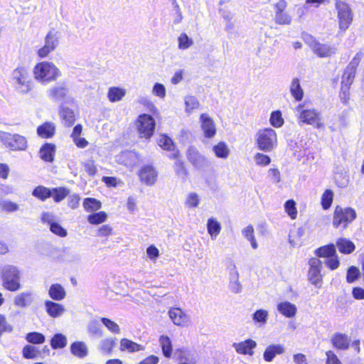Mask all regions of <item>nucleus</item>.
Listing matches in <instances>:
<instances>
[{"label": "nucleus", "mask_w": 364, "mask_h": 364, "mask_svg": "<svg viewBox=\"0 0 364 364\" xmlns=\"http://www.w3.org/2000/svg\"><path fill=\"white\" fill-rule=\"evenodd\" d=\"M159 342L164 356L169 358L172 353V345L170 338L167 336H161Z\"/></svg>", "instance_id": "47"}, {"label": "nucleus", "mask_w": 364, "mask_h": 364, "mask_svg": "<svg viewBox=\"0 0 364 364\" xmlns=\"http://www.w3.org/2000/svg\"><path fill=\"white\" fill-rule=\"evenodd\" d=\"M270 124L276 128L281 127L284 122V120L282 116V112L279 110L274 111L271 114L269 119Z\"/></svg>", "instance_id": "54"}, {"label": "nucleus", "mask_w": 364, "mask_h": 364, "mask_svg": "<svg viewBox=\"0 0 364 364\" xmlns=\"http://www.w3.org/2000/svg\"><path fill=\"white\" fill-rule=\"evenodd\" d=\"M314 53L320 58H329L337 53L336 45L324 44L314 41L311 44Z\"/></svg>", "instance_id": "13"}, {"label": "nucleus", "mask_w": 364, "mask_h": 364, "mask_svg": "<svg viewBox=\"0 0 364 364\" xmlns=\"http://www.w3.org/2000/svg\"><path fill=\"white\" fill-rule=\"evenodd\" d=\"M0 139L6 147L13 151H24L28 146L26 137L18 134L1 132Z\"/></svg>", "instance_id": "9"}, {"label": "nucleus", "mask_w": 364, "mask_h": 364, "mask_svg": "<svg viewBox=\"0 0 364 364\" xmlns=\"http://www.w3.org/2000/svg\"><path fill=\"white\" fill-rule=\"evenodd\" d=\"M87 331L90 335L95 337H102L103 331L100 323L97 320H92L87 324Z\"/></svg>", "instance_id": "44"}, {"label": "nucleus", "mask_w": 364, "mask_h": 364, "mask_svg": "<svg viewBox=\"0 0 364 364\" xmlns=\"http://www.w3.org/2000/svg\"><path fill=\"white\" fill-rule=\"evenodd\" d=\"M304 235V230L299 228L295 230L290 232L289 235V242L294 247H299L302 245V237Z\"/></svg>", "instance_id": "31"}, {"label": "nucleus", "mask_w": 364, "mask_h": 364, "mask_svg": "<svg viewBox=\"0 0 364 364\" xmlns=\"http://www.w3.org/2000/svg\"><path fill=\"white\" fill-rule=\"evenodd\" d=\"M360 276V270L354 266H351L347 271L346 280L348 283H353L358 279Z\"/></svg>", "instance_id": "61"}, {"label": "nucleus", "mask_w": 364, "mask_h": 364, "mask_svg": "<svg viewBox=\"0 0 364 364\" xmlns=\"http://www.w3.org/2000/svg\"><path fill=\"white\" fill-rule=\"evenodd\" d=\"M70 191L65 187H58L51 189V197L55 202L59 203L69 196Z\"/></svg>", "instance_id": "40"}, {"label": "nucleus", "mask_w": 364, "mask_h": 364, "mask_svg": "<svg viewBox=\"0 0 364 364\" xmlns=\"http://www.w3.org/2000/svg\"><path fill=\"white\" fill-rule=\"evenodd\" d=\"M213 151L218 158L227 159L230 155V149L228 145L223 142H219L213 147Z\"/></svg>", "instance_id": "39"}, {"label": "nucleus", "mask_w": 364, "mask_h": 364, "mask_svg": "<svg viewBox=\"0 0 364 364\" xmlns=\"http://www.w3.org/2000/svg\"><path fill=\"white\" fill-rule=\"evenodd\" d=\"M82 205L87 212H95L102 208L101 202L93 198H85Z\"/></svg>", "instance_id": "41"}, {"label": "nucleus", "mask_w": 364, "mask_h": 364, "mask_svg": "<svg viewBox=\"0 0 364 364\" xmlns=\"http://www.w3.org/2000/svg\"><path fill=\"white\" fill-rule=\"evenodd\" d=\"M116 338L109 337L104 338L100 341L98 346V349L103 354L110 355L116 345Z\"/></svg>", "instance_id": "30"}, {"label": "nucleus", "mask_w": 364, "mask_h": 364, "mask_svg": "<svg viewBox=\"0 0 364 364\" xmlns=\"http://www.w3.org/2000/svg\"><path fill=\"white\" fill-rule=\"evenodd\" d=\"M296 112L299 123L313 125L317 129L323 127L320 112L313 107H309L306 102L299 104L296 107Z\"/></svg>", "instance_id": "4"}, {"label": "nucleus", "mask_w": 364, "mask_h": 364, "mask_svg": "<svg viewBox=\"0 0 364 364\" xmlns=\"http://www.w3.org/2000/svg\"><path fill=\"white\" fill-rule=\"evenodd\" d=\"M337 17L340 31L343 33L353 22V13L349 5L343 1H337L336 3Z\"/></svg>", "instance_id": "8"}, {"label": "nucleus", "mask_w": 364, "mask_h": 364, "mask_svg": "<svg viewBox=\"0 0 364 364\" xmlns=\"http://www.w3.org/2000/svg\"><path fill=\"white\" fill-rule=\"evenodd\" d=\"M168 314L172 322L176 326L186 327L191 323L189 315L181 308L171 307Z\"/></svg>", "instance_id": "11"}, {"label": "nucleus", "mask_w": 364, "mask_h": 364, "mask_svg": "<svg viewBox=\"0 0 364 364\" xmlns=\"http://www.w3.org/2000/svg\"><path fill=\"white\" fill-rule=\"evenodd\" d=\"M100 321L109 331L113 333H119L120 328L117 323L109 318L104 317L100 318Z\"/></svg>", "instance_id": "56"}, {"label": "nucleus", "mask_w": 364, "mask_h": 364, "mask_svg": "<svg viewBox=\"0 0 364 364\" xmlns=\"http://www.w3.org/2000/svg\"><path fill=\"white\" fill-rule=\"evenodd\" d=\"M71 353L80 358H83L88 355V348L85 342L75 341L70 346Z\"/></svg>", "instance_id": "26"}, {"label": "nucleus", "mask_w": 364, "mask_h": 364, "mask_svg": "<svg viewBox=\"0 0 364 364\" xmlns=\"http://www.w3.org/2000/svg\"><path fill=\"white\" fill-rule=\"evenodd\" d=\"M126 90L119 87H110L107 92V98L111 102H117L123 99L126 95Z\"/></svg>", "instance_id": "29"}, {"label": "nucleus", "mask_w": 364, "mask_h": 364, "mask_svg": "<svg viewBox=\"0 0 364 364\" xmlns=\"http://www.w3.org/2000/svg\"><path fill=\"white\" fill-rule=\"evenodd\" d=\"M291 21V17L287 13L276 11L275 21L277 23L288 25L290 24Z\"/></svg>", "instance_id": "63"}, {"label": "nucleus", "mask_w": 364, "mask_h": 364, "mask_svg": "<svg viewBox=\"0 0 364 364\" xmlns=\"http://www.w3.org/2000/svg\"><path fill=\"white\" fill-rule=\"evenodd\" d=\"M208 232L213 240H215L221 230L220 223L215 218H209L207 223Z\"/></svg>", "instance_id": "37"}, {"label": "nucleus", "mask_w": 364, "mask_h": 364, "mask_svg": "<svg viewBox=\"0 0 364 364\" xmlns=\"http://www.w3.org/2000/svg\"><path fill=\"white\" fill-rule=\"evenodd\" d=\"M33 301L31 292L24 291L17 294L14 299V304L20 308H25Z\"/></svg>", "instance_id": "25"}, {"label": "nucleus", "mask_w": 364, "mask_h": 364, "mask_svg": "<svg viewBox=\"0 0 364 364\" xmlns=\"http://www.w3.org/2000/svg\"><path fill=\"white\" fill-rule=\"evenodd\" d=\"M45 309L47 314L52 318L60 317L65 311V309L62 304L50 300L45 302Z\"/></svg>", "instance_id": "21"}, {"label": "nucleus", "mask_w": 364, "mask_h": 364, "mask_svg": "<svg viewBox=\"0 0 364 364\" xmlns=\"http://www.w3.org/2000/svg\"><path fill=\"white\" fill-rule=\"evenodd\" d=\"M334 179L339 188H346L349 183V176L347 173H337L334 176Z\"/></svg>", "instance_id": "55"}, {"label": "nucleus", "mask_w": 364, "mask_h": 364, "mask_svg": "<svg viewBox=\"0 0 364 364\" xmlns=\"http://www.w3.org/2000/svg\"><path fill=\"white\" fill-rule=\"evenodd\" d=\"M55 152V146L53 144H46L40 149L39 155L45 161L51 162Z\"/></svg>", "instance_id": "27"}, {"label": "nucleus", "mask_w": 364, "mask_h": 364, "mask_svg": "<svg viewBox=\"0 0 364 364\" xmlns=\"http://www.w3.org/2000/svg\"><path fill=\"white\" fill-rule=\"evenodd\" d=\"M55 132V126L53 122H45L38 127L37 133L42 138H50Z\"/></svg>", "instance_id": "33"}, {"label": "nucleus", "mask_w": 364, "mask_h": 364, "mask_svg": "<svg viewBox=\"0 0 364 364\" xmlns=\"http://www.w3.org/2000/svg\"><path fill=\"white\" fill-rule=\"evenodd\" d=\"M355 75V71L353 69L346 68L342 76L341 90H343L344 88L349 90V87L353 81Z\"/></svg>", "instance_id": "43"}, {"label": "nucleus", "mask_w": 364, "mask_h": 364, "mask_svg": "<svg viewBox=\"0 0 364 364\" xmlns=\"http://www.w3.org/2000/svg\"><path fill=\"white\" fill-rule=\"evenodd\" d=\"M332 345L341 350H347L349 348L350 339L344 333H337L332 336L331 338Z\"/></svg>", "instance_id": "22"}, {"label": "nucleus", "mask_w": 364, "mask_h": 364, "mask_svg": "<svg viewBox=\"0 0 364 364\" xmlns=\"http://www.w3.org/2000/svg\"><path fill=\"white\" fill-rule=\"evenodd\" d=\"M50 230L55 235L61 237H65L68 235L67 230L63 228L59 223L55 222L54 223L51 224V226L50 227Z\"/></svg>", "instance_id": "62"}, {"label": "nucleus", "mask_w": 364, "mask_h": 364, "mask_svg": "<svg viewBox=\"0 0 364 364\" xmlns=\"http://www.w3.org/2000/svg\"><path fill=\"white\" fill-rule=\"evenodd\" d=\"M68 93V87L63 84L56 85L47 91L48 97L55 102H60L64 100Z\"/></svg>", "instance_id": "17"}, {"label": "nucleus", "mask_w": 364, "mask_h": 364, "mask_svg": "<svg viewBox=\"0 0 364 364\" xmlns=\"http://www.w3.org/2000/svg\"><path fill=\"white\" fill-rule=\"evenodd\" d=\"M186 112L191 114L194 109H198L200 106L198 100L193 96H186L184 99Z\"/></svg>", "instance_id": "52"}, {"label": "nucleus", "mask_w": 364, "mask_h": 364, "mask_svg": "<svg viewBox=\"0 0 364 364\" xmlns=\"http://www.w3.org/2000/svg\"><path fill=\"white\" fill-rule=\"evenodd\" d=\"M200 122L205 137H214L216 134V125L213 119L208 114L203 113L200 116Z\"/></svg>", "instance_id": "14"}, {"label": "nucleus", "mask_w": 364, "mask_h": 364, "mask_svg": "<svg viewBox=\"0 0 364 364\" xmlns=\"http://www.w3.org/2000/svg\"><path fill=\"white\" fill-rule=\"evenodd\" d=\"M242 234L250 243L253 249L256 250L258 247L257 242L256 241L254 235V228L252 225H248L242 230Z\"/></svg>", "instance_id": "46"}, {"label": "nucleus", "mask_w": 364, "mask_h": 364, "mask_svg": "<svg viewBox=\"0 0 364 364\" xmlns=\"http://www.w3.org/2000/svg\"><path fill=\"white\" fill-rule=\"evenodd\" d=\"M119 161L126 166L132 168L138 165L140 159L136 152L127 151L119 155Z\"/></svg>", "instance_id": "20"}, {"label": "nucleus", "mask_w": 364, "mask_h": 364, "mask_svg": "<svg viewBox=\"0 0 364 364\" xmlns=\"http://www.w3.org/2000/svg\"><path fill=\"white\" fill-rule=\"evenodd\" d=\"M277 310L283 316L287 318H293L297 312V308L295 304L289 301H282L277 304Z\"/></svg>", "instance_id": "23"}, {"label": "nucleus", "mask_w": 364, "mask_h": 364, "mask_svg": "<svg viewBox=\"0 0 364 364\" xmlns=\"http://www.w3.org/2000/svg\"><path fill=\"white\" fill-rule=\"evenodd\" d=\"M188 161L196 167L202 168L206 166L207 161L196 147L190 146L187 151Z\"/></svg>", "instance_id": "18"}, {"label": "nucleus", "mask_w": 364, "mask_h": 364, "mask_svg": "<svg viewBox=\"0 0 364 364\" xmlns=\"http://www.w3.org/2000/svg\"><path fill=\"white\" fill-rule=\"evenodd\" d=\"M284 208L287 213L291 219H295L297 216V209L296 202L294 200H288L284 204Z\"/></svg>", "instance_id": "57"}, {"label": "nucleus", "mask_w": 364, "mask_h": 364, "mask_svg": "<svg viewBox=\"0 0 364 364\" xmlns=\"http://www.w3.org/2000/svg\"><path fill=\"white\" fill-rule=\"evenodd\" d=\"M119 348L122 351L128 350L130 353L140 351L144 349L141 345L127 338H122L120 341Z\"/></svg>", "instance_id": "36"}, {"label": "nucleus", "mask_w": 364, "mask_h": 364, "mask_svg": "<svg viewBox=\"0 0 364 364\" xmlns=\"http://www.w3.org/2000/svg\"><path fill=\"white\" fill-rule=\"evenodd\" d=\"M333 193L331 190L327 189L321 196V205L324 210L328 209L333 202Z\"/></svg>", "instance_id": "53"}, {"label": "nucleus", "mask_w": 364, "mask_h": 364, "mask_svg": "<svg viewBox=\"0 0 364 364\" xmlns=\"http://www.w3.org/2000/svg\"><path fill=\"white\" fill-rule=\"evenodd\" d=\"M269 313L264 309H258L252 315V319L256 323L264 326L267 322Z\"/></svg>", "instance_id": "51"}, {"label": "nucleus", "mask_w": 364, "mask_h": 364, "mask_svg": "<svg viewBox=\"0 0 364 364\" xmlns=\"http://www.w3.org/2000/svg\"><path fill=\"white\" fill-rule=\"evenodd\" d=\"M33 75L36 81L41 84H48L55 81L61 73L53 63L43 61L34 66Z\"/></svg>", "instance_id": "1"}, {"label": "nucleus", "mask_w": 364, "mask_h": 364, "mask_svg": "<svg viewBox=\"0 0 364 364\" xmlns=\"http://www.w3.org/2000/svg\"><path fill=\"white\" fill-rule=\"evenodd\" d=\"M254 161L258 166H266L271 163V159L269 156L262 153H256L253 156Z\"/></svg>", "instance_id": "58"}, {"label": "nucleus", "mask_w": 364, "mask_h": 364, "mask_svg": "<svg viewBox=\"0 0 364 364\" xmlns=\"http://www.w3.org/2000/svg\"><path fill=\"white\" fill-rule=\"evenodd\" d=\"M49 296L55 301H61L65 299L66 291L60 284H53L48 290Z\"/></svg>", "instance_id": "28"}, {"label": "nucleus", "mask_w": 364, "mask_h": 364, "mask_svg": "<svg viewBox=\"0 0 364 364\" xmlns=\"http://www.w3.org/2000/svg\"><path fill=\"white\" fill-rule=\"evenodd\" d=\"M11 83L16 92L26 95L33 90V82L29 72L25 67H17L12 71Z\"/></svg>", "instance_id": "2"}, {"label": "nucleus", "mask_w": 364, "mask_h": 364, "mask_svg": "<svg viewBox=\"0 0 364 364\" xmlns=\"http://www.w3.org/2000/svg\"><path fill=\"white\" fill-rule=\"evenodd\" d=\"M158 144L164 149L173 151L171 154V155L170 156V157L176 159L178 156V154H179L178 151L174 150V149H173L174 146L172 142V140L167 136H165V135L160 136L159 141H158Z\"/></svg>", "instance_id": "34"}, {"label": "nucleus", "mask_w": 364, "mask_h": 364, "mask_svg": "<svg viewBox=\"0 0 364 364\" xmlns=\"http://www.w3.org/2000/svg\"><path fill=\"white\" fill-rule=\"evenodd\" d=\"M152 94L154 96L159 97L160 99L165 98L166 94L165 86L161 83H155L152 88Z\"/></svg>", "instance_id": "60"}, {"label": "nucleus", "mask_w": 364, "mask_h": 364, "mask_svg": "<svg viewBox=\"0 0 364 364\" xmlns=\"http://www.w3.org/2000/svg\"><path fill=\"white\" fill-rule=\"evenodd\" d=\"M200 200V197L197 193L190 192L186 197L184 205L188 208H196L199 206Z\"/></svg>", "instance_id": "42"}, {"label": "nucleus", "mask_w": 364, "mask_h": 364, "mask_svg": "<svg viewBox=\"0 0 364 364\" xmlns=\"http://www.w3.org/2000/svg\"><path fill=\"white\" fill-rule=\"evenodd\" d=\"M107 219V214L105 211H100L87 216V221L92 225H99L105 222Z\"/></svg>", "instance_id": "49"}, {"label": "nucleus", "mask_w": 364, "mask_h": 364, "mask_svg": "<svg viewBox=\"0 0 364 364\" xmlns=\"http://www.w3.org/2000/svg\"><path fill=\"white\" fill-rule=\"evenodd\" d=\"M257 148L264 152H271L278 144L277 134L272 128L259 129L255 134Z\"/></svg>", "instance_id": "3"}, {"label": "nucleus", "mask_w": 364, "mask_h": 364, "mask_svg": "<svg viewBox=\"0 0 364 364\" xmlns=\"http://www.w3.org/2000/svg\"><path fill=\"white\" fill-rule=\"evenodd\" d=\"M356 212L354 209L336 206L333 213V225L336 228L341 227L344 230L349 223L356 218Z\"/></svg>", "instance_id": "6"}, {"label": "nucleus", "mask_w": 364, "mask_h": 364, "mask_svg": "<svg viewBox=\"0 0 364 364\" xmlns=\"http://www.w3.org/2000/svg\"><path fill=\"white\" fill-rule=\"evenodd\" d=\"M3 287L11 291H16L21 288L20 283L21 271L16 266L6 265L2 269Z\"/></svg>", "instance_id": "5"}, {"label": "nucleus", "mask_w": 364, "mask_h": 364, "mask_svg": "<svg viewBox=\"0 0 364 364\" xmlns=\"http://www.w3.org/2000/svg\"><path fill=\"white\" fill-rule=\"evenodd\" d=\"M155 124V120L151 116L146 114L139 115L135 125L139 137L150 139L154 134Z\"/></svg>", "instance_id": "7"}, {"label": "nucleus", "mask_w": 364, "mask_h": 364, "mask_svg": "<svg viewBox=\"0 0 364 364\" xmlns=\"http://www.w3.org/2000/svg\"><path fill=\"white\" fill-rule=\"evenodd\" d=\"M32 194L37 198L41 200H45L47 198L51 197V189L39 186L33 190Z\"/></svg>", "instance_id": "50"}, {"label": "nucleus", "mask_w": 364, "mask_h": 364, "mask_svg": "<svg viewBox=\"0 0 364 364\" xmlns=\"http://www.w3.org/2000/svg\"><path fill=\"white\" fill-rule=\"evenodd\" d=\"M67 345V338L62 333L55 334L50 341V346L53 349L62 348Z\"/></svg>", "instance_id": "48"}, {"label": "nucleus", "mask_w": 364, "mask_h": 364, "mask_svg": "<svg viewBox=\"0 0 364 364\" xmlns=\"http://www.w3.org/2000/svg\"><path fill=\"white\" fill-rule=\"evenodd\" d=\"M26 338L28 342L34 344L43 343L45 341V336L42 333L38 332L28 333Z\"/></svg>", "instance_id": "59"}, {"label": "nucleus", "mask_w": 364, "mask_h": 364, "mask_svg": "<svg viewBox=\"0 0 364 364\" xmlns=\"http://www.w3.org/2000/svg\"><path fill=\"white\" fill-rule=\"evenodd\" d=\"M324 263L331 270H335L340 266V260L337 254L325 259Z\"/></svg>", "instance_id": "64"}, {"label": "nucleus", "mask_w": 364, "mask_h": 364, "mask_svg": "<svg viewBox=\"0 0 364 364\" xmlns=\"http://www.w3.org/2000/svg\"><path fill=\"white\" fill-rule=\"evenodd\" d=\"M232 347L238 354L252 355L254 349L257 347V343L254 340L248 338L240 342L233 343Z\"/></svg>", "instance_id": "15"}, {"label": "nucleus", "mask_w": 364, "mask_h": 364, "mask_svg": "<svg viewBox=\"0 0 364 364\" xmlns=\"http://www.w3.org/2000/svg\"><path fill=\"white\" fill-rule=\"evenodd\" d=\"M193 40L186 33H181L178 37V47L181 50H187L193 45Z\"/></svg>", "instance_id": "45"}, {"label": "nucleus", "mask_w": 364, "mask_h": 364, "mask_svg": "<svg viewBox=\"0 0 364 364\" xmlns=\"http://www.w3.org/2000/svg\"><path fill=\"white\" fill-rule=\"evenodd\" d=\"M284 351L285 348L283 345L272 344L265 348L263 353V358L266 362H272L277 355H282Z\"/></svg>", "instance_id": "19"}, {"label": "nucleus", "mask_w": 364, "mask_h": 364, "mask_svg": "<svg viewBox=\"0 0 364 364\" xmlns=\"http://www.w3.org/2000/svg\"><path fill=\"white\" fill-rule=\"evenodd\" d=\"M58 45V38L56 33L50 31L45 38V44L38 50V55L41 58L47 57L53 51Z\"/></svg>", "instance_id": "12"}, {"label": "nucleus", "mask_w": 364, "mask_h": 364, "mask_svg": "<svg viewBox=\"0 0 364 364\" xmlns=\"http://www.w3.org/2000/svg\"><path fill=\"white\" fill-rule=\"evenodd\" d=\"M336 253V245L334 244H329L320 247L315 250V255L318 257L328 258L335 255Z\"/></svg>", "instance_id": "32"}, {"label": "nucleus", "mask_w": 364, "mask_h": 364, "mask_svg": "<svg viewBox=\"0 0 364 364\" xmlns=\"http://www.w3.org/2000/svg\"><path fill=\"white\" fill-rule=\"evenodd\" d=\"M290 92L296 101H301L304 97V91L301 87L299 80L294 78L291 82Z\"/></svg>", "instance_id": "38"}, {"label": "nucleus", "mask_w": 364, "mask_h": 364, "mask_svg": "<svg viewBox=\"0 0 364 364\" xmlns=\"http://www.w3.org/2000/svg\"><path fill=\"white\" fill-rule=\"evenodd\" d=\"M139 175L141 181L151 186L156 182L158 173L153 166L147 165L141 168Z\"/></svg>", "instance_id": "16"}, {"label": "nucleus", "mask_w": 364, "mask_h": 364, "mask_svg": "<svg viewBox=\"0 0 364 364\" xmlns=\"http://www.w3.org/2000/svg\"><path fill=\"white\" fill-rule=\"evenodd\" d=\"M60 117L63 124L67 127H70L75 121L74 112L68 107H62L60 110Z\"/></svg>", "instance_id": "35"}, {"label": "nucleus", "mask_w": 364, "mask_h": 364, "mask_svg": "<svg viewBox=\"0 0 364 364\" xmlns=\"http://www.w3.org/2000/svg\"><path fill=\"white\" fill-rule=\"evenodd\" d=\"M309 265L308 280L316 287L321 288L323 283L321 261L316 257H312L309 260Z\"/></svg>", "instance_id": "10"}, {"label": "nucleus", "mask_w": 364, "mask_h": 364, "mask_svg": "<svg viewBox=\"0 0 364 364\" xmlns=\"http://www.w3.org/2000/svg\"><path fill=\"white\" fill-rule=\"evenodd\" d=\"M335 245L337 247L341 253L345 255L352 253L355 249V245L354 243L345 237H340L337 239Z\"/></svg>", "instance_id": "24"}]
</instances>
